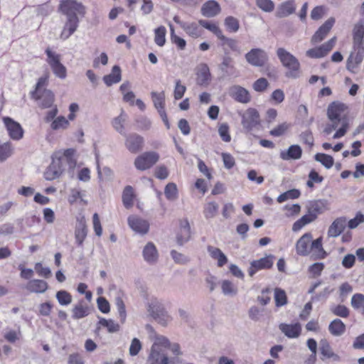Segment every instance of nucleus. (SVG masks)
<instances>
[{
	"label": "nucleus",
	"mask_w": 364,
	"mask_h": 364,
	"mask_svg": "<svg viewBox=\"0 0 364 364\" xmlns=\"http://www.w3.org/2000/svg\"><path fill=\"white\" fill-rule=\"evenodd\" d=\"M75 151L73 149H68L63 154H56L54 156L60 167L63 172L67 169L73 170L76 166V159H75Z\"/></svg>",
	"instance_id": "obj_8"
},
{
	"label": "nucleus",
	"mask_w": 364,
	"mask_h": 364,
	"mask_svg": "<svg viewBox=\"0 0 364 364\" xmlns=\"http://www.w3.org/2000/svg\"><path fill=\"white\" fill-rule=\"evenodd\" d=\"M69 125L68 120L63 116L56 117L50 124L53 130H58L60 129H65Z\"/></svg>",
	"instance_id": "obj_57"
},
{
	"label": "nucleus",
	"mask_w": 364,
	"mask_h": 364,
	"mask_svg": "<svg viewBox=\"0 0 364 364\" xmlns=\"http://www.w3.org/2000/svg\"><path fill=\"white\" fill-rule=\"evenodd\" d=\"M72 312V317L75 320H78L90 314V308L87 305L85 304L84 301L82 300L73 307Z\"/></svg>",
	"instance_id": "obj_36"
},
{
	"label": "nucleus",
	"mask_w": 364,
	"mask_h": 364,
	"mask_svg": "<svg viewBox=\"0 0 364 364\" xmlns=\"http://www.w3.org/2000/svg\"><path fill=\"white\" fill-rule=\"evenodd\" d=\"M219 40L221 41V45L223 46H227L231 50L239 53H240L238 41L237 40L228 38L223 34L219 38Z\"/></svg>",
	"instance_id": "obj_47"
},
{
	"label": "nucleus",
	"mask_w": 364,
	"mask_h": 364,
	"mask_svg": "<svg viewBox=\"0 0 364 364\" xmlns=\"http://www.w3.org/2000/svg\"><path fill=\"white\" fill-rule=\"evenodd\" d=\"M166 33V29L164 26H161L154 30V42L157 46L162 47L165 45Z\"/></svg>",
	"instance_id": "obj_45"
},
{
	"label": "nucleus",
	"mask_w": 364,
	"mask_h": 364,
	"mask_svg": "<svg viewBox=\"0 0 364 364\" xmlns=\"http://www.w3.org/2000/svg\"><path fill=\"white\" fill-rule=\"evenodd\" d=\"M277 55L282 65L288 69L285 76L289 78H298L300 63L296 58L283 48L277 50Z\"/></svg>",
	"instance_id": "obj_2"
},
{
	"label": "nucleus",
	"mask_w": 364,
	"mask_h": 364,
	"mask_svg": "<svg viewBox=\"0 0 364 364\" xmlns=\"http://www.w3.org/2000/svg\"><path fill=\"white\" fill-rule=\"evenodd\" d=\"M159 160V154L156 151H146L138 156L134 160V166L137 170L145 171L151 168Z\"/></svg>",
	"instance_id": "obj_6"
},
{
	"label": "nucleus",
	"mask_w": 364,
	"mask_h": 364,
	"mask_svg": "<svg viewBox=\"0 0 364 364\" xmlns=\"http://www.w3.org/2000/svg\"><path fill=\"white\" fill-rule=\"evenodd\" d=\"M245 59L248 63L255 67H262L267 62V53L261 48H252L245 54Z\"/></svg>",
	"instance_id": "obj_9"
},
{
	"label": "nucleus",
	"mask_w": 364,
	"mask_h": 364,
	"mask_svg": "<svg viewBox=\"0 0 364 364\" xmlns=\"http://www.w3.org/2000/svg\"><path fill=\"white\" fill-rule=\"evenodd\" d=\"M181 27L190 36L193 38H196L201 36V29L196 23H181Z\"/></svg>",
	"instance_id": "obj_42"
},
{
	"label": "nucleus",
	"mask_w": 364,
	"mask_h": 364,
	"mask_svg": "<svg viewBox=\"0 0 364 364\" xmlns=\"http://www.w3.org/2000/svg\"><path fill=\"white\" fill-rule=\"evenodd\" d=\"M321 359L326 361L327 359H331L333 361L338 362L341 360L340 356L335 353L329 343L326 340H322L320 343Z\"/></svg>",
	"instance_id": "obj_23"
},
{
	"label": "nucleus",
	"mask_w": 364,
	"mask_h": 364,
	"mask_svg": "<svg viewBox=\"0 0 364 364\" xmlns=\"http://www.w3.org/2000/svg\"><path fill=\"white\" fill-rule=\"evenodd\" d=\"M224 24L226 29L231 33H236L240 28L239 21L233 16H228L225 18Z\"/></svg>",
	"instance_id": "obj_50"
},
{
	"label": "nucleus",
	"mask_w": 364,
	"mask_h": 364,
	"mask_svg": "<svg viewBox=\"0 0 364 364\" xmlns=\"http://www.w3.org/2000/svg\"><path fill=\"white\" fill-rule=\"evenodd\" d=\"M312 252L311 257L313 259H324L327 256V253L322 246L321 237L311 242L310 252Z\"/></svg>",
	"instance_id": "obj_22"
},
{
	"label": "nucleus",
	"mask_w": 364,
	"mask_h": 364,
	"mask_svg": "<svg viewBox=\"0 0 364 364\" xmlns=\"http://www.w3.org/2000/svg\"><path fill=\"white\" fill-rule=\"evenodd\" d=\"M56 299L62 306H68L72 302L71 294L65 290H60L56 293Z\"/></svg>",
	"instance_id": "obj_54"
},
{
	"label": "nucleus",
	"mask_w": 364,
	"mask_h": 364,
	"mask_svg": "<svg viewBox=\"0 0 364 364\" xmlns=\"http://www.w3.org/2000/svg\"><path fill=\"white\" fill-rule=\"evenodd\" d=\"M353 34L354 45H364V17L355 25Z\"/></svg>",
	"instance_id": "obj_33"
},
{
	"label": "nucleus",
	"mask_w": 364,
	"mask_h": 364,
	"mask_svg": "<svg viewBox=\"0 0 364 364\" xmlns=\"http://www.w3.org/2000/svg\"><path fill=\"white\" fill-rule=\"evenodd\" d=\"M220 11L219 4L215 1H208L201 8V13L204 16L213 17Z\"/></svg>",
	"instance_id": "obj_31"
},
{
	"label": "nucleus",
	"mask_w": 364,
	"mask_h": 364,
	"mask_svg": "<svg viewBox=\"0 0 364 364\" xmlns=\"http://www.w3.org/2000/svg\"><path fill=\"white\" fill-rule=\"evenodd\" d=\"M279 328V330L289 338H298L301 331V326L299 323L294 324L281 323Z\"/></svg>",
	"instance_id": "obj_26"
},
{
	"label": "nucleus",
	"mask_w": 364,
	"mask_h": 364,
	"mask_svg": "<svg viewBox=\"0 0 364 364\" xmlns=\"http://www.w3.org/2000/svg\"><path fill=\"white\" fill-rule=\"evenodd\" d=\"M12 154L11 144L5 142L0 144V162L6 161Z\"/></svg>",
	"instance_id": "obj_55"
},
{
	"label": "nucleus",
	"mask_w": 364,
	"mask_h": 364,
	"mask_svg": "<svg viewBox=\"0 0 364 364\" xmlns=\"http://www.w3.org/2000/svg\"><path fill=\"white\" fill-rule=\"evenodd\" d=\"M207 250L210 256L218 260V267H222L228 262V257L219 248L209 245Z\"/></svg>",
	"instance_id": "obj_34"
},
{
	"label": "nucleus",
	"mask_w": 364,
	"mask_h": 364,
	"mask_svg": "<svg viewBox=\"0 0 364 364\" xmlns=\"http://www.w3.org/2000/svg\"><path fill=\"white\" fill-rule=\"evenodd\" d=\"M142 254L144 260L149 264H154L158 259V251L152 242H149L145 245Z\"/></svg>",
	"instance_id": "obj_28"
},
{
	"label": "nucleus",
	"mask_w": 364,
	"mask_h": 364,
	"mask_svg": "<svg viewBox=\"0 0 364 364\" xmlns=\"http://www.w3.org/2000/svg\"><path fill=\"white\" fill-rule=\"evenodd\" d=\"M36 100H40L41 106L43 108H48L53 105L54 102V94L49 90H44L41 95L37 93L36 97Z\"/></svg>",
	"instance_id": "obj_37"
},
{
	"label": "nucleus",
	"mask_w": 364,
	"mask_h": 364,
	"mask_svg": "<svg viewBox=\"0 0 364 364\" xmlns=\"http://www.w3.org/2000/svg\"><path fill=\"white\" fill-rule=\"evenodd\" d=\"M314 159L320 162L328 169L331 168L334 164V159L331 156L323 153H317L315 154Z\"/></svg>",
	"instance_id": "obj_44"
},
{
	"label": "nucleus",
	"mask_w": 364,
	"mask_h": 364,
	"mask_svg": "<svg viewBox=\"0 0 364 364\" xmlns=\"http://www.w3.org/2000/svg\"><path fill=\"white\" fill-rule=\"evenodd\" d=\"M222 292L225 296H235L237 294V288L230 280L225 279L221 282Z\"/></svg>",
	"instance_id": "obj_40"
},
{
	"label": "nucleus",
	"mask_w": 364,
	"mask_h": 364,
	"mask_svg": "<svg viewBox=\"0 0 364 364\" xmlns=\"http://www.w3.org/2000/svg\"><path fill=\"white\" fill-rule=\"evenodd\" d=\"M87 235V228L84 218L77 219L75 229V242L79 247H82Z\"/></svg>",
	"instance_id": "obj_19"
},
{
	"label": "nucleus",
	"mask_w": 364,
	"mask_h": 364,
	"mask_svg": "<svg viewBox=\"0 0 364 364\" xmlns=\"http://www.w3.org/2000/svg\"><path fill=\"white\" fill-rule=\"evenodd\" d=\"M196 82L199 85L207 86L210 81V73L207 64H201L197 73Z\"/></svg>",
	"instance_id": "obj_30"
},
{
	"label": "nucleus",
	"mask_w": 364,
	"mask_h": 364,
	"mask_svg": "<svg viewBox=\"0 0 364 364\" xmlns=\"http://www.w3.org/2000/svg\"><path fill=\"white\" fill-rule=\"evenodd\" d=\"M121 80V68L117 65H115L112 67V73L110 74L103 77V81L108 87L120 82Z\"/></svg>",
	"instance_id": "obj_32"
},
{
	"label": "nucleus",
	"mask_w": 364,
	"mask_h": 364,
	"mask_svg": "<svg viewBox=\"0 0 364 364\" xmlns=\"http://www.w3.org/2000/svg\"><path fill=\"white\" fill-rule=\"evenodd\" d=\"M330 311L337 316L342 318H347L349 316L350 311L344 305H331L330 306Z\"/></svg>",
	"instance_id": "obj_53"
},
{
	"label": "nucleus",
	"mask_w": 364,
	"mask_h": 364,
	"mask_svg": "<svg viewBox=\"0 0 364 364\" xmlns=\"http://www.w3.org/2000/svg\"><path fill=\"white\" fill-rule=\"evenodd\" d=\"M295 10L294 0H287L280 4L277 11L276 16L279 18L287 17L294 14Z\"/></svg>",
	"instance_id": "obj_29"
},
{
	"label": "nucleus",
	"mask_w": 364,
	"mask_h": 364,
	"mask_svg": "<svg viewBox=\"0 0 364 364\" xmlns=\"http://www.w3.org/2000/svg\"><path fill=\"white\" fill-rule=\"evenodd\" d=\"M199 23L200 26L214 33L218 39L223 35L221 29L214 23H211L205 20H200Z\"/></svg>",
	"instance_id": "obj_51"
},
{
	"label": "nucleus",
	"mask_w": 364,
	"mask_h": 364,
	"mask_svg": "<svg viewBox=\"0 0 364 364\" xmlns=\"http://www.w3.org/2000/svg\"><path fill=\"white\" fill-rule=\"evenodd\" d=\"M191 238V226L188 220H184L181 223L180 230L176 236L177 244L180 246L183 245Z\"/></svg>",
	"instance_id": "obj_25"
},
{
	"label": "nucleus",
	"mask_w": 364,
	"mask_h": 364,
	"mask_svg": "<svg viewBox=\"0 0 364 364\" xmlns=\"http://www.w3.org/2000/svg\"><path fill=\"white\" fill-rule=\"evenodd\" d=\"M306 209L307 213L316 219L318 215L328 210V203L325 199L310 200L306 205Z\"/></svg>",
	"instance_id": "obj_12"
},
{
	"label": "nucleus",
	"mask_w": 364,
	"mask_h": 364,
	"mask_svg": "<svg viewBox=\"0 0 364 364\" xmlns=\"http://www.w3.org/2000/svg\"><path fill=\"white\" fill-rule=\"evenodd\" d=\"M60 10L66 16L60 38L66 40L77 29L79 26L77 15L83 16L85 14V8L81 3L75 0H64L60 4Z\"/></svg>",
	"instance_id": "obj_1"
},
{
	"label": "nucleus",
	"mask_w": 364,
	"mask_h": 364,
	"mask_svg": "<svg viewBox=\"0 0 364 364\" xmlns=\"http://www.w3.org/2000/svg\"><path fill=\"white\" fill-rule=\"evenodd\" d=\"M170 30L171 42L176 44L179 50H184L186 46V41L175 34L173 26L171 24H170Z\"/></svg>",
	"instance_id": "obj_58"
},
{
	"label": "nucleus",
	"mask_w": 364,
	"mask_h": 364,
	"mask_svg": "<svg viewBox=\"0 0 364 364\" xmlns=\"http://www.w3.org/2000/svg\"><path fill=\"white\" fill-rule=\"evenodd\" d=\"M63 173V171L60 167L54 156H53L51 164L48 166L44 173V178L47 181H53L59 178Z\"/></svg>",
	"instance_id": "obj_27"
},
{
	"label": "nucleus",
	"mask_w": 364,
	"mask_h": 364,
	"mask_svg": "<svg viewBox=\"0 0 364 364\" xmlns=\"http://www.w3.org/2000/svg\"><path fill=\"white\" fill-rule=\"evenodd\" d=\"M34 269L38 276L48 279L51 277L50 269L48 267H43L41 262L35 264Z\"/></svg>",
	"instance_id": "obj_62"
},
{
	"label": "nucleus",
	"mask_w": 364,
	"mask_h": 364,
	"mask_svg": "<svg viewBox=\"0 0 364 364\" xmlns=\"http://www.w3.org/2000/svg\"><path fill=\"white\" fill-rule=\"evenodd\" d=\"M9 136L14 140H19L23 137V130L21 124L13 119L6 117L3 119Z\"/></svg>",
	"instance_id": "obj_13"
},
{
	"label": "nucleus",
	"mask_w": 364,
	"mask_h": 364,
	"mask_svg": "<svg viewBox=\"0 0 364 364\" xmlns=\"http://www.w3.org/2000/svg\"><path fill=\"white\" fill-rule=\"evenodd\" d=\"M241 124L247 132H250L260 124V116L255 108H248L242 114Z\"/></svg>",
	"instance_id": "obj_7"
},
{
	"label": "nucleus",
	"mask_w": 364,
	"mask_h": 364,
	"mask_svg": "<svg viewBox=\"0 0 364 364\" xmlns=\"http://www.w3.org/2000/svg\"><path fill=\"white\" fill-rule=\"evenodd\" d=\"M144 140L138 134L132 133L126 136L125 146L132 154H136L143 149Z\"/></svg>",
	"instance_id": "obj_11"
},
{
	"label": "nucleus",
	"mask_w": 364,
	"mask_h": 364,
	"mask_svg": "<svg viewBox=\"0 0 364 364\" xmlns=\"http://www.w3.org/2000/svg\"><path fill=\"white\" fill-rule=\"evenodd\" d=\"M335 23V18L331 17L322 24L318 29L316 31L314 35L311 38V42L316 43L321 42L328 34L330 30L332 28Z\"/></svg>",
	"instance_id": "obj_18"
},
{
	"label": "nucleus",
	"mask_w": 364,
	"mask_h": 364,
	"mask_svg": "<svg viewBox=\"0 0 364 364\" xmlns=\"http://www.w3.org/2000/svg\"><path fill=\"white\" fill-rule=\"evenodd\" d=\"M327 52L321 45L319 47L309 49L306 51V55L311 58H321L327 55Z\"/></svg>",
	"instance_id": "obj_59"
},
{
	"label": "nucleus",
	"mask_w": 364,
	"mask_h": 364,
	"mask_svg": "<svg viewBox=\"0 0 364 364\" xmlns=\"http://www.w3.org/2000/svg\"><path fill=\"white\" fill-rule=\"evenodd\" d=\"M127 117V114L122 111L121 114L118 117H115L112 121L114 128L121 134H125L124 123L125 122Z\"/></svg>",
	"instance_id": "obj_46"
},
{
	"label": "nucleus",
	"mask_w": 364,
	"mask_h": 364,
	"mask_svg": "<svg viewBox=\"0 0 364 364\" xmlns=\"http://www.w3.org/2000/svg\"><path fill=\"white\" fill-rule=\"evenodd\" d=\"M149 364H168L169 358L161 349L154 344L151 348L150 354L147 360Z\"/></svg>",
	"instance_id": "obj_17"
},
{
	"label": "nucleus",
	"mask_w": 364,
	"mask_h": 364,
	"mask_svg": "<svg viewBox=\"0 0 364 364\" xmlns=\"http://www.w3.org/2000/svg\"><path fill=\"white\" fill-rule=\"evenodd\" d=\"M220 69L225 76H232L236 73V68L233 65V60L229 55H225L220 65Z\"/></svg>",
	"instance_id": "obj_35"
},
{
	"label": "nucleus",
	"mask_w": 364,
	"mask_h": 364,
	"mask_svg": "<svg viewBox=\"0 0 364 364\" xmlns=\"http://www.w3.org/2000/svg\"><path fill=\"white\" fill-rule=\"evenodd\" d=\"M26 289L31 293L43 294L48 289V284L43 279H33L26 284Z\"/></svg>",
	"instance_id": "obj_24"
},
{
	"label": "nucleus",
	"mask_w": 364,
	"mask_h": 364,
	"mask_svg": "<svg viewBox=\"0 0 364 364\" xmlns=\"http://www.w3.org/2000/svg\"><path fill=\"white\" fill-rule=\"evenodd\" d=\"M155 108L165 106V94L164 92H152L151 93Z\"/></svg>",
	"instance_id": "obj_61"
},
{
	"label": "nucleus",
	"mask_w": 364,
	"mask_h": 364,
	"mask_svg": "<svg viewBox=\"0 0 364 364\" xmlns=\"http://www.w3.org/2000/svg\"><path fill=\"white\" fill-rule=\"evenodd\" d=\"M274 300L277 307H281L287 304V296L284 290L280 288L274 289Z\"/></svg>",
	"instance_id": "obj_49"
},
{
	"label": "nucleus",
	"mask_w": 364,
	"mask_h": 364,
	"mask_svg": "<svg viewBox=\"0 0 364 364\" xmlns=\"http://www.w3.org/2000/svg\"><path fill=\"white\" fill-rule=\"evenodd\" d=\"M302 149L299 145H291L288 149L281 151L279 157L284 161L298 160L301 157Z\"/></svg>",
	"instance_id": "obj_20"
},
{
	"label": "nucleus",
	"mask_w": 364,
	"mask_h": 364,
	"mask_svg": "<svg viewBox=\"0 0 364 364\" xmlns=\"http://www.w3.org/2000/svg\"><path fill=\"white\" fill-rule=\"evenodd\" d=\"M274 259L275 257L273 255H268L259 259L252 261L248 269L249 276L253 277L259 270L271 269Z\"/></svg>",
	"instance_id": "obj_10"
},
{
	"label": "nucleus",
	"mask_w": 364,
	"mask_h": 364,
	"mask_svg": "<svg viewBox=\"0 0 364 364\" xmlns=\"http://www.w3.org/2000/svg\"><path fill=\"white\" fill-rule=\"evenodd\" d=\"M229 94L235 101L240 103L247 104L251 100L249 91L240 85L232 86Z\"/></svg>",
	"instance_id": "obj_15"
},
{
	"label": "nucleus",
	"mask_w": 364,
	"mask_h": 364,
	"mask_svg": "<svg viewBox=\"0 0 364 364\" xmlns=\"http://www.w3.org/2000/svg\"><path fill=\"white\" fill-rule=\"evenodd\" d=\"M351 306L354 309H363L364 308V294L357 293L355 294L350 301Z\"/></svg>",
	"instance_id": "obj_60"
},
{
	"label": "nucleus",
	"mask_w": 364,
	"mask_h": 364,
	"mask_svg": "<svg viewBox=\"0 0 364 364\" xmlns=\"http://www.w3.org/2000/svg\"><path fill=\"white\" fill-rule=\"evenodd\" d=\"M45 53L48 57L46 61L54 75L60 79H65L67 76V69L60 62V55L53 52L50 48H47Z\"/></svg>",
	"instance_id": "obj_3"
},
{
	"label": "nucleus",
	"mask_w": 364,
	"mask_h": 364,
	"mask_svg": "<svg viewBox=\"0 0 364 364\" xmlns=\"http://www.w3.org/2000/svg\"><path fill=\"white\" fill-rule=\"evenodd\" d=\"M316 219L310 213L304 215L300 219L294 222L292 226V230L294 232H297L300 230L304 226L312 223Z\"/></svg>",
	"instance_id": "obj_43"
},
{
	"label": "nucleus",
	"mask_w": 364,
	"mask_h": 364,
	"mask_svg": "<svg viewBox=\"0 0 364 364\" xmlns=\"http://www.w3.org/2000/svg\"><path fill=\"white\" fill-rule=\"evenodd\" d=\"M127 222L130 228L137 233L145 235L149 232V223L146 220L135 215H130L128 217Z\"/></svg>",
	"instance_id": "obj_14"
},
{
	"label": "nucleus",
	"mask_w": 364,
	"mask_h": 364,
	"mask_svg": "<svg viewBox=\"0 0 364 364\" xmlns=\"http://www.w3.org/2000/svg\"><path fill=\"white\" fill-rule=\"evenodd\" d=\"M219 210V205L216 202H209L206 203L203 209V215L206 219H210L215 217Z\"/></svg>",
	"instance_id": "obj_41"
},
{
	"label": "nucleus",
	"mask_w": 364,
	"mask_h": 364,
	"mask_svg": "<svg viewBox=\"0 0 364 364\" xmlns=\"http://www.w3.org/2000/svg\"><path fill=\"white\" fill-rule=\"evenodd\" d=\"M264 309H260L257 306H252L248 311L249 318L255 321H257L263 316Z\"/></svg>",
	"instance_id": "obj_63"
},
{
	"label": "nucleus",
	"mask_w": 364,
	"mask_h": 364,
	"mask_svg": "<svg viewBox=\"0 0 364 364\" xmlns=\"http://www.w3.org/2000/svg\"><path fill=\"white\" fill-rule=\"evenodd\" d=\"M134 198V193L133 188L131 186H127L122 193V202L126 208L129 209L133 206Z\"/></svg>",
	"instance_id": "obj_39"
},
{
	"label": "nucleus",
	"mask_w": 364,
	"mask_h": 364,
	"mask_svg": "<svg viewBox=\"0 0 364 364\" xmlns=\"http://www.w3.org/2000/svg\"><path fill=\"white\" fill-rule=\"evenodd\" d=\"M135 122L140 130L147 131L151 127L152 122L151 119L146 116H139L136 117Z\"/></svg>",
	"instance_id": "obj_56"
},
{
	"label": "nucleus",
	"mask_w": 364,
	"mask_h": 364,
	"mask_svg": "<svg viewBox=\"0 0 364 364\" xmlns=\"http://www.w3.org/2000/svg\"><path fill=\"white\" fill-rule=\"evenodd\" d=\"M164 194L166 198L171 201H173L178 198V188L174 183H168L164 188Z\"/></svg>",
	"instance_id": "obj_48"
},
{
	"label": "nucleus",
	"mask_w": 364,
	"mask_h": 364,
	"mask_svg": "<svg viewBox=\"0 0 364 364\" xmlns=\"http://www.w3.org/2000/svg\"><path fill=\"white\" fill-rule=\"evenodd\" d=\"M348 106L339 101H334L330 103L327 108V117L330 121H341L343 123V120H348Z\"/></svg>",
	"instance_id": "obj_4"
},
{
	"label": "nucleus",
	"mask_w": 364,
	"mask_h": 364,
	"mask_svg": "<svg viewBox=\"0 0 364 364\" xmlns=\"http://www.w3.org/2000/svg\"><path fill=\"white\" fill-rule=\"evenodd\" d=\"M99 325H101L107 328L109 333H115L119 331V325L115 323L112 319H106L104 318H100L98 322Z\"/></svg>",
	"instance_id": "obj_52"
},
{
	"label": "nucleus",
	"mask_w": 364,
	"mask_h": 364,
	"mask_svg": "<svg viewBox=\"0 0 364 364\" xmlns=\"http://www.w3.org/2000/svg\"><path fill=\"white\" fill-rule=\"evenodd\" d=\"M148 312L159 323L165 326L170 321V316L164 306L158 301H152L149 304Z\"/></svg>",
	"instance_id": "obj_5"
},
{
	"label": "nucleus",
	"mask_w": 364,
	"mask_h": 364,
	"mask_svg": "<svg viewBox=\"0 0 364 364\" xmlns=\"http://www.w3.org/2000/svg\"><path fill=\"white\" fill-rule=\"evenodd\" d=\"M312 240V235L310 232L304 234L296 242V253L301 256H307L310 254V243Z\"/></svg>",
	"instance_id": "obj_16"
},
{
	"label": "nucleus",
	"mask_w": 364,
	"mask_h": 364,
	"mask_svg": "<svg viewBox=\"0 0 364 364\" xmlns=\"http://www.w3.org/2000/svg\"><path fill=\"white\" fill-rule=\"evenodd\" d=\"M256 4L265 12H271L274 9V4L272 0H256Z\"/></svg>",
	"instance_id": "obj_64"
},
{
	"label": "nucleus",
	"mask_w": 364,
	"mask_h": 364,
	"mask_svg": "<svg viewBox=\"0 0 364 364\" xmlns=\"http://www.w3.org/2000/svg\"><path fill=\"white\" fill-rule=\"evenodd\" d=\"M346 221L347 220L345 217L336 218L328 228V236L331 237L339 236L346 226Z\"/></svg>",
	"instance_id": "obj_21"
},
{
	"label": "nucleus",
	"mask_w": 364,
	"mask_h": 364,
	"mask_svg": "<svg viewBox=\"0 0 364 364\" xmlns=\"http://www.w3.org/2000/svg\"><path fill=\"white\" fill-rule=\"evenodd\" d=\"M328 331L333 336H340L344 333L346 325L341 319L336 318L330 323Z\"/></svg>",
	"instance_id": "obj_38"
}]
</instances>
